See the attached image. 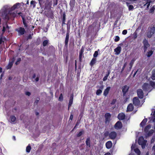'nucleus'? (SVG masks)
I'll return each instance as SVG.
<instances>
[{"label":"nucleus","mask_w":155,"mask_h":155,"mask_svg":"<svg viewBox=\"0 0 155 155\" xmlns=\"http://www.w3.org/2000/svg\"><path fill=\"white\" fill-rule=\"evenodd\" d=\"M74 2L73 0H71L70 2V4H72V5L73 4Z\"/></svg>","instance_id":"0e129e2a"},{"label":"nucleus","mask_w":155,"mask_h":155,"mask_svg":"<svg viewBox=\"0 0 155 155\" xmlns=\"http://www.w3.org/2000/svg\"><path fill=\"white\" fill-rule=\"evenodd\" d=\"M20 7V4L17 3L14 5L11 8L8 5L4 6L1 10L0 13L2 14V15L6 19H9V17L8 16L7 13L10 11H13L16 8H18Z\"/></svg>","instance_id":"f257e3e1"},{"label":"nucleus","mask_w":155,"mask_h":155,"mask_svg":"<svg viewBox=\"0 0 155 155\" xmlns=\"http://www.w3.org/2000/svg\"><path fill=\"white\" fill-rule=\"evenodd\" d=\"M13 63V61L10 62L9 63L8 65L7 66V68L8 69H10L12 66Z\"/></svg>","instance_id":"c85d7f7f"},{"label":"nucleus","mask_w":155,"mask_h":155,"mask_svg":"<svg viewBox=\"0 0 155 155\" xmlns=\"http://www.w3.org/2000/svg\"><path fill=\"white\" fill-rule=\"evenodd\" d=\"M48 43V41L46 40H45L43 43V45L44 46H46Z\"/></svg>","instance_id":"ea45409f"},{"label":"nucleus","mask_w":155,"mask_h":155,"mask_svg":"<svg viewBox=\"0 0 155 155\" xmlns=\"http://www.w3.org/2000/svg\"><path fill=\"white\" fill-rule=\"evenodd\" d=\"M154 132V130H150L148 132L147 135L148 136L151 135Z\"/></svg>","instance_id":"f704fd0d"},{"label":"nucleus","mask_w":155,"mask_h":155,"mask_svg":"<svg viewBox=\"0 0 155 155\" xmlns=\"http://www.w3.org/2000/svg\"><path fill=\"white\" fill-rule=\"evenodd\" d=\"M129 8V10H132L133 8V7L132 5H130Z\"/></svg>","instance_id":"5fc2aeb1"},{"label":"nucleus","mask_w":155,"mask_h":155,"mask_svg":"<svg viewBox=\"0 0 155 155\" xmlns=\"http://www.w3.org/2000/svg\"><path fill=\"white\" fill-rule=\"evenodd\" d=\"M82 51L80 52V54H79V59L80 60H81V58L82 56Z\"/></svg>","instance_id":"603ef678"},{"label":"nucleus","mask_w":155,"mask_h":155,"mask_svg":"<svg viewBox=\"0 0 155 155\" xmlns=\"http://www.w3.org/2000/svg\"><path fill=\"white\" fill-rule=\"evenodd\" d=\"M6 29L5 28V26H4L3 27V29H2V31H3V32H4Z\"/></svg>","instance_id":"e2e57ef3"},{"label":"nucleus","mask_w":155,"mask_h":155,"mask_svg":"<svg viewBox=\"0 0 155 155\" xmlns=\"http://www.w3.org/2000/svg\"><path fill=\"white\" fill-rule=\"evenodd\" d=\"M105 122L106 123H108L110 120L111 115L109 113H106L105 115Z\"/></svg>","instance_id":"f8f14e48"},{"label":"nucleus","mask_w":155,"mask_h":155,"mask_svg":"<svg viewBox=\"0 0 155 155\" xmlns=\"http://www.w3.org/2000/svg\"><path fill=\"white\" fill-rule=\"evenodd\" d=\"M104 155H111V154L110 153H106Z\"/></svg>","instance_id":"338daca9"},{"label":"nucleus","mask_w":155,"mask_h":155,"mask_svg":"<svg viewBox=\"0 0 155 155\" xmlns=\"http://www.w3.org/2000/svg\"><path fill=\"white\" fill-rule=\"evenodd\" d=\"M134 104L136 106H138L140 105V101L137 97H134L133 99Z\"/></svg>","instance_id":"1a4fd4ad"},{"label":"nucleus","mask_w":155,"mask_h":155,"mask_svg":"<svg viewBox=\"0 0 155 155\" xmlns=\"http://www.w3.org/2000/svg\"><path fill=\"white\" fill-rule=\"evenodd\" d=\"M134 109V107L133 105L131 104H130L127 106V111H131L133 110Z\"/></svg>","instance_id":"f3484780"},{"label":"nucleus","mask_w":155,"mask_h":155,"mask_svg":"<svg viewBox=\"0 0 155 155\" xmlns=\"http://www.w3.org/2000/svg\"><path fill=\"white\" fill-rule=\"evenodd\" d=\"M147 141L144 140L142 136L140 137L138 139V143L141 146L143 149L146 146Z\"/></svg>","instance_id":"7ed1b4c3"},{"label":"nucleus","mask_w":155,"mask_h":155,"mask_svg":"<svg viewBox=\"0 0 155 155\" xmlns=\"http://www.w3.org/2000/svg\"><path fill=\"white\" fill-rule=\"evenodd\" d=\"M16 118L14 116H11L10 117L9 121L12 124H14L16 120Z\"/></svg>","instance_id":"4468645a"},{"label":"nucleus","mask_w":155,"mask_h":155,"mask_svg":"<svg viewBox=\"0 0 155 155\" xmlns=\"http://www.w3.org/2000/svg\"><path fill=\"white\" fill-rule=\"evenodd\" d=\"M26 95L29 96L31 95V93L29 92H26L25 93Z\"/></svg>","instance_id":"6e6d98bb"},{"label":"nucleus","mask_w":155,"mask_h":155,"mask_svg":"<svg viewBox=\"0 0 155 155\" xmlns=\"http://www.w3.org/2000/svg\"><path fill=\"white\" fill-rule=\"evenodd\" d=\"M150 85L153 87H155V82L152 81H150Z\"/></svg>","instance_id":"e433bc0d"},{"label":"nucleus","mask_w":155,"mask_h":155,"mask_svg":"<svg viewBox=\"0 0 155 155\" xmlns=\"http://www.w3.org/2000/svg\"><path fill=\"white\" fill-rule=\"evenodd\" d=\"M153 53V51L152 50H150L149 51L147 52V55L148 58L150 57Z\"/></svg>","instance_id":"393cba45"},{"label":"nucleus","mask_w":155,"mask_h":155,"mask_svg":"<svg viewBox=\"0 0 155 155\" xmlns=\"http://www.w3.org/2000/svg\"><path fill=\"white\" fill-rule=\"evenodd\" d=\"M116 101V100L115 99H114L112 101L111 104H115Z\"/></svg>","instance_id":"49530a36"},{"label":"nucleus","mask_w":155,"mask_h":155,"mask_svg":"<svg viewBox=\"0 0 155 155\" xmlns=\"http://www.w3.org/2000/svg\"><path fill=\"white\" fill-rule=\"evenodd\" d=\"M120 40V38L119 36H116L115 37V38L114 39V41L115 42H117L119 41Z\"/></svg>","instance_id":"37998d69"},{"label":"nucleus","mask_w":155,"mask_h":155,"mask_svg":"<svg viewBox=\"0 0 155 155\" xmlns=\"http://www.w3.org/2000/svg\"><path fill=\"white\" fill-rule=\"evenodd\" d=\"M142 88L144 91L150 92L151 91L150 86L147 83H144L142 86Z\"/></svg>","instance_id":"39448f33"},{"label":"nucleus","mask_w":155,"mask_h":155,"mask_svg":"<svg viewBox=\"0 0 155 155\" xmlns=\"http://www.w3.org/2000/svg\"><path fill=\"white\" fill-rule=\"evenodd\" d=\"M121 51V48L120 46H118L114 49V51L115 52V54L118 55L120 54Z\"/></svg>","instance_id":"dca6fc26"},{"label":"nucleus","mask_w":155,"mask_h":155,"mask_svg":"<svg viewBox=\"0 0 155 155\" xmlns=\"http://www.w3.org/2000/svg\"><path fill=\"white\" fill-rule=\"evenodd\" d=\"M84 133V131L83 130H82L77 135V137H79L81 136Z\"/></svg>","instance_id":"c9c22d12"},{"label":"nucleus","mask_w":155,"mask_h":155,"mask_svg":"<svg viewBox=\"0 0 155 155\" xmlns=\"http://www.w3.org/2000/svg\"><path fill=\"white\" fill-rule=\"evenodd\" d=\"M38 80H39V78H38V77H37L35 79V81L37 82V81H38Z\"/></svg>","instance_id":"774afa93"},{"label":"nucleus","mask_w":155,"mask_h":155,"mask_svg":"<svg viewBox=\"0 0 155 155\" xmlns=\"http://www.w3.org/2000/svg\"><path fill=\"white\" fill-rule=\"evenodd\" d=\"M5 26H6V27H5L6 29H8L9 28V26L7 24L5 25Z\"/></svg>","instance_id":"69168bd1"},{"label":"nucleus","mask_w":155,"mask_h":155,"mask_svg":"<svg viewBox=\"0 0 155 155\" xmlns=\"http://www.w3.org/2000/svg\"><path fill=\"white\" fill-rule=\"evenodd\" d=\"M117 117L119 120H122L125 118V115L124 113H121L118 115Z\"/></svg>","instance_id":"ddd939ff"},{"label":"nucleus","mask_w":155,"mask_h":155,"mask_svg":"<svg viewBox=\"0 0 155 155\" xmlns=\"http://www.w3.org/2000/svg\"><path fill=\"white\" fill-rule=\"evenodd\" d=\"M152 150L153 155H155V144L153 146Z\"/></svg>","instance_id":"4c0bfd02"},{"label":"nucleus","mask_w":155,"mask_h":155,"mask_svg":"<svg viewBox=\"0 0 155 155\" xmlns=\"http://www.w3.org/2000/svg\"><path fill=\"white\" fill-rule=\"evenodd\" d=\"M129 87L127 85H125L122 87V91L123 93V95L125 96L126 93L128 91Z\"/></svg>","instance_id":"9b49d317"},{"label":"nucleus","mask_w":155,"mask_h":155,"mask_svg":"<svg viewBox=\"0 0 155 155\" xmlns=\"http://www.w3.org/2000/svg\"><path fill=\"white\" fill-rule=\"evenodd\" d=\"M117 134L116 132L113 131L110 132L109 134L110 138L112 139H115L116 137Z\"/></svg>","instance_id":"6e6552de"},{"label":"nucleus","mask_w":155,"mask_h":155,"mask_svg":"<svg viewBox=\"0 0 155 155\" xmlns=\"http://www.w3.org/2000/svg\"><path fill=\"white\" fill-rule=\"evenodd\" d=\"M99 49H98L97 51H95L94 54L93 56L94 57H96L98 55V52L99 51Z\"/></svg>","instance_id":"72a5a7b5"},{"label":"nucleus","mask_w":155,"mask_h":155,"mask_svg":"<svg viewBox=\"0 0 155 155\" xmlns=\"http://www.w3.org/2000/svg\"><path fill=\"white\" fill-rule=\"evenodd\" d=\"M137 94L139 98L142 99L143 97V93L141 89H139L137 90Z\"/></svg>","instance_id":"0eeeda50"},{"label":"nucleus","mask_w":155,"mask_h":155,"mask_svg":"<svg viewBox=\"0 0 155 155\" xmlns=\"http://www.w3.org/2000/svg\"><path fill=\"white\" fill-rule=\"evenodd\" d=\"M69 38V30L67 32L66 35L65 40V45L67 46Z\"/></svg>","instance_id":"2eb2a0df"},{"label":"nucleus","mask_w":155,"mask_h":155,"mask_svg":"<svg viewBox=\"0 0 155 155\" xmlns=\"http://www.w3.org/2000/svg\"><path fill=\"white\" fill-rule=\"evenodd\" d=\"M106 146L107 148L110 149L112 146V142L110 141H107L106 143Z\"/></svg>","instance_id":"aec40b11"},{"label":"nucleus","mask_w":155,"mask_h":155,"mask_svg":"<svg viewBox=\"0 0 155 155\" xmlns=\"http://www.w3.org/2000/svg\"><path fill=\"white\" fill-rule=\"evenodd\" d=\"M86 145L88 146L89 147H91V143L90 137L87 138L86 141Z\"/></svg>","instance_id":"412c9836"},{"label":"nucleus","mask_w":155,"mask_h":155,"mask_svg":"<svg viewBox=\"0 0 155 155\" xmlns=\"http://www.w3.org/2000/svg\"><path fill=\"white\" fill-rule=\"evenodd\" d=\"M147 121V119L146 118L144 119L140 124V126L143 127L144 125Z\"/></svg>","instance_id":"4be33fe9"},{"label":"nucleus","mask_w":155,"mask_h":155,"mask_svg":"<svg viewBox=\"0 0 155 155\" xmlns=\"http://www.w3.org/2000/svg\"><path fill=\"white\" fill-rule=\"evenodd\" d=\"M16 30L18 31L19 34L20 35H23L25 32V29L21 27H20L16 29Z\"/></svg>","instance_id":"9d476101"},{"label":"nucleus","mask_w":155,"mask_h":155,"mask_svg":"<svg viewBox=\"0 0 155 155\" xmlns=\"http://www.w3.org/2000/svg\"><path fill=\"white\" fill-rule=\"evenodd\" d=\"M5 39L4 38H1L0 39V45L1 44L2 42H4Z\"/></svg>","instance_id":"de8ad7c7"},{"label":"nucleus","mask_w":155,"mask_h":155,"mask_svg":"<svg viewBox=\"0 0 155 155\" xmlns=\"http://www.w3.org/2000/svg\"><path fill=\"white\" fill-rule=\"evenodd\" d=\"M127 33V31L126 30H124L122 31V34L123 35H126Z\"/></svg>","instance_id":"3c124183"},{"label":"nucleus","mask_w":155,"mask_h":155,"mask_svg":"<svg viewBox=\"0 0 155 155\" xmlns=\"http://www.w3.org/2000/svg\"><path fill=\"white\" fill-rule=\"evenodd\" d=\"M63 99V97L62 94H61L59 97V100L60 101H62Z\"/></svg>","instance_id":"79ce46f5"},{"label":"nucleus","mask_w":155,"mask_h":155,"mask_svg":"<svg viewBox=\"0 0 155 155\" xmlns=\"http://www.w3.org/2000/svg\"><path fill=\"white\" fill-rule=\"evenodd\" d=\"M97 88H99V89H101L102 90L104 88V86L101 85L100 86H97L96 87Z\"/></svg>","instance_id":"58836bf2"},{"label":"nucleus","mask_w":155,"mask_h":155,"mask_svg":"<svg viewBox=\"0 0 155 155\" xmlns=\"http://www.w3.org/2000/svg\"><path fill=\"white\" fill-rule=\"evenodd\" d=\"M122 127V125L121 122L118 121L115 124L114 126L115 128L117 129L118 130L121 129Z\"/></svg>","instance_id":"423d86ee"},{"label":"nucleus","mask_w":155,"mask_h":155,"mask_svg":"<svg viewBox=\"0 0 155 155\" xmlns=\"http://www.w3.org/2000/svg\"><path fill=\"white\" fill-rule=\"evenodd\" d=\"M65 15L63 14V20H62V24H65Z\"/></svg>","instance_id":"a19ab883"},{"label":"nucleus","mask_w":155,"mask_h":155,"mask_svg":"<svg viewBox=\"0 0 155 155\" xmlns=\"http://www.w3.org/2000/svg\"><path fill=\"white\" fill-rule=\"evenodd\" d=\"M73 115L72 114H71V115L70 116V118H69V119L71 120H72L73 119Z\"/></svg>","instance_id":"052dcab7"},{"label":"nucleus","mask_w":155,"mask_h":155,"mask_svg":"<svg viewBox=\"0 0 155 155\" xmlns=\"http://www.w3.org/2000/svg\"><path fill=\"white\" fill-rule=\"evenodd\" d=\"M143 50L144 53L147 51L148 48L150 47V45L148 42V41L146 39H144L143 41Z\"/></svg>","instance_id":"20e7f679"},{"label":"nucleus","mask_w":155,"mask_h":155,"mask_svg":"<svg viewBox=\"0 0 155 155\" xmlns=\"http://www.w3.org/2000/svg\"><path fill=\"white\" fill-rule=\"evenodd\" d=\"M152 74L151 78L153 80H155V70L152 71Z\"/></svg>","instance_id":"a878e982"},{"label":"nucleus","mask_w":155,"mask_h":155,"mask_svg":"<svg viewBox=\"0 0 155 155\" xmlns=\"http://www.w3.org/2000/svg\"><path fill=\"white\" fill-rule=\"evenodd\" d=\"M150 2H147V3L146 4V5H147V7L148 8L149 7V6H150Z\"/></svg>","instance_id":"bf43d9fd"},{"label":"nucleus","mask_w":155,"mask_h":155,"mask_svg":"<svg viewBox=\"0 0 155 155\" xmlns=\"http://www.w3.org/2000/svg\"><path fill=\"white\" fill-rule=\"evenodd\" d=\"M134 151L137 154V155H140V151L138 148L134 149Z\"/></svg>","instance_id":"cd10ccee"},{"label":"nucleus","mask_w":155,"mask_h":155,"mask_svg":"<svg viewBox=\"0 0 155 155\" xmlns=\"http://www.w3.org/2000/svg\"><path fill=\"white\" fill-rule=\"evenodd\" d=\"M31 149V147L29 145V144L28 145V146L26 148V152L28 153L30 152V150Z\"/></svg>","instance_id":"bb28decb"},{"label":"nucleus","mask_w":155,"mask_h":155,"mask_svg":"<svg viewBox=\"0 0 155 155\" xmlns=\"http://www.w3.org/2000/svg\"><path fill=\"white\" fill-rule=\"evenodd\" d=\"M135 61V60L134 59H133L130 62V63L129 65H131V66H133V64L134 62Z\"/></svg>","instance_id":"c03bdc74"},{"label":"nucleus","mask_w":155,"mask_h":155,"mask_svg":"<svg viewBox=\"0 0 155 155\" xmlns=\"http://www.w3.org/2000/svg\"><path fill=\"white\" fill-rule=\"evenodd\" d=\"M151 128V126L150 125H148L144 129V132L146 133L148 132L149 130Z\"/></svg>","instance_id":"5701e85b"},{"label":"nucleus","mask_w":155,"mask_h":155,"mask_svg":"<svg viewBox=\"0 0 155 155\" xmlns=\"http://www.w3.org/2000/svg\"><path fill=\"white\" fill-rule=\"evenodd\" d=\"M135 144H133L131 146V148L132 150H134V149H135Z\"/></svg>","instance_id":"09e8293b"},{"label":"nucleus","mask_w":155,"mask_h":155,"mask_svg":"<svg viewBox=\"0 0 155 155\" xmlns=\"http://www.w3.org/2000/svg\"><path fill=\"white\" fill-rule=\"evenodd\" d=\"M38 1L40 5H41V4L44 2L43 0H38Z\"/></svg>","instance_id":"864d4df0"},{"label":"nucleus","mask_w":155,"mask_h":155,"mask_svg":"<svg viewBox=\"0 0 155 155\" xmlns=\"http://www.w3.org/2000/svg\"><path fill=\"white\" fill-rule=\"evenodd\" d=\"M21 16L22 18V20H23V24L24 25L25 27H27V25L25 22V20L23 16L21 15Z\"/></svg>","instance_id":"7c9ffc66"},{"label":"nucleus","mask_w":155,"mask_h":155,"mask_svg":"<svg viewBox=\"0 0 155 155\" xmlns=\"http://www.w3.org/2000/svg\"><path fill=\"white\" fill-rule=\"evenodd\" d=\"M30 3L31 5H32L33 6V8H34L35 7L36 4V3L35 1H31Z\"/></svg>","instance_id":"473e14b6"},{"label":"nucleus","mask_w":155,"mask_h":155,"mask_svg":"<svg viewBox=\"0 0 155 155\" xmlns=\"http://www.w3.org/2000/svg\"><path fill=\"white\" fill-rule=\"evenodd\" d=\"M102 92V90L101 89H98L96 92V94L97 95H100Z\"/></svg>","instance_id":"c756f323"},{"label":"nucleus","mask_w":155,"mask_h":155,"mask_svg":"<svg viewBox=\"0 0 155 155\" xmlns=\"http://www.w3.org/2000/svg\"><path fill=\"white\" fill-rule=\"evenodd\" d=\"M155 34V26L151 25L148 27L146 32L147 36L149 38H151Z\"/></svg>","instance_id":"f03ea898"},{"label":"nucleus","mask_w":155,"mask_h":155,"mask_svg":"<svg viewBox=\"0 0 155 155\" xmlns=\"http://www.w3.org/2000/svg\"><path fill=\"white\" fill-rule=\"evenodd\" d=\"M127 65V63H124L123 68L122 69L121 72H122L124 70V68H125Z\"/></svg>","instance_id":"a18cd8bd"},{"label":"nucleus","mask_w":155,"mask_h":155,"mask_svg":"<svg viewBox=\"0 0 155 155\" xmlns=\"http://www.w3.org/2000/svg\"><path fill=\"white\" fill-rule=\"evenodd\" d=\"M31 38H32L31 35H29L28 36L27 39H31Z\"/></svg>","instance_id":"680f3d73"},{"label":"nucleus","mask_w":155,"mask_h":155,"mask_svg":"<svg viewBox=\"0 0 155 155\" xmlns=\"http://www.w3.org/2000/svg\"><path fill=\"white\" fill-rule=\"evenodd\" d=\"M73 94H71L70 97L68 104L69 107H70L72 104L73 99Z\"/></svg>","instance_id":"a211bd4d"},{"label":"nucleus","mask_w":155,"mask_h":155,"mask_svg":"<svg viewBox=\"0 0 155 155\" xmlns=\"http://www.w3.org/2000/svg\"><path fill=\"white\" fill-rule=\"evenodd\" d=\"M110 87H107L104 91L103 94L105 96H106L108 94L110 90Z\"/></svg>","instance_id":"6ab92c4d"},{"label":"nucleus","mask_w":155,"mask_h":155,"mask_svg":"<svg viewBox=\"0 0 155 155\" xmlns=\"http://www.w3.org/2000/svg\"><path fill=\"white\" fill-rule=\"evenodd\" d=\"M58 4V0H55L54 1V5H56Z\"/></svg>","instance_id":"4d7b16f0"},{"label":"nucleus","mask_w":155,"mask_h":155,"mask_svg":"<svg viewBox=\"0 0 155 155\" xmlns=\"http://www.w3.org/2000/svg\"><path fill=\"white\" fill-rule=\"evenodd\" d=\"M21 60V58H18V60L15 63L16 65H17L18 64V62H19Z\"/></svg>","instance_id":"8fccbe9b"},{"label":"nucleus","mask_w":155,"mask_h":155,"mask_svg":"<svg viewBox=\"0 0 155 155\" xmlns=\"http://www.w3.org/2000/svg\"><path fill=\"white\" fill-rule=\"evenodd\" d=\"M96 60V58H92L90 63V65H91V66H93L95 63Z\"/></svg>","instance_id":"b1692460"},{"label":"nucleus","mask_w":155,"mask_h":155,"mask_svg":"<svg viewBox=\"0 0 155 155\" xmlns=\"http://www.w3.org/2000/svg\"><path fill=\"white\" fill-rule=\"evenodd\" d=\"M154 139H155V137L153 136L151 140V143H153L154 142Z\"/></svg>","instance_id":"13d9d810"},{"label":"nucleus","mask_w":155,"mask_h":155,"mask_svg":"<svg viewBox=\"0 0 155 155\" xmlns=\"http://www.w3.org/2000/svg\"><path fill=\"white\" fill-rule=\"evenodd\" d=\"M110 74V72L109 71L108 72L107 74H106V76L104 77L103 79V81H106L107 79V78Z\"/></svg>","instance_id":"2f4dec72"}]
</instances>
